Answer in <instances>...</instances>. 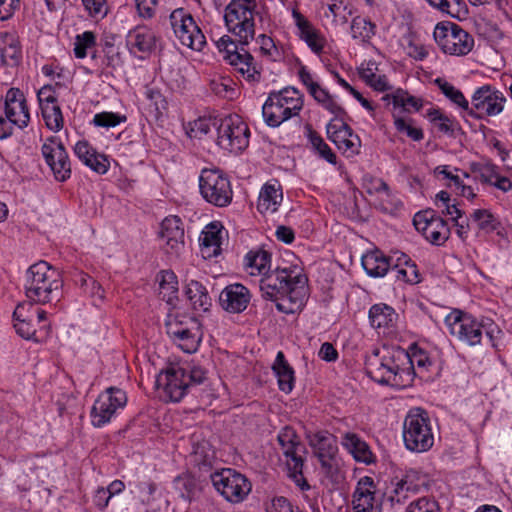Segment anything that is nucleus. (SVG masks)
Wrapping results in <instances>:
<instances>
[{
	"mask_svg": "<svg viewBox=\"0 0 512 512\" xmlns=\"http://www.w3.org/2000/svg\"><path fill=\"white\" fill-rule=\"evenodd\" d=\"M127 46L138 52L149 53L156 44L155 34L146 26H137L128 32L126 38Z\"/></svg>",
	"mask_w": 512,
	"mask_h": 512,
	"instance_id": "obj_28",
	"label": "nucleus"
},
{
	"mask_svg": "<svg viewBox=\"0 0 512 512\" xmlns=\"http://www.w3.org/2000/svg\"><path fill=\"white\" fill-rule=\"evenodd\" d=\"M308 439L319 461L336 456L338 451L336 438L331 433L319 431L310 435Z\"/></svg>",
	"mask_w": 512,
	"mask_h": 512,
	"instance_id": "obj_27",
	"label": "nucleus"
},
{
	"mask_svg": "<svg viewBox=\"0 0 512 512\" xmlns=\"http://www.w3.org/2000/svg\"><path fill=\"white\" fill-rule=\"evenodd\" d=\"M185 294L196 312L201 313L209 311L211 298L206 288L200 282L191 280L186 285Z\"/></svg>",
	"mask_w": 512,
	"mask_h": 512,
	"instance_id": "obj_32",
	"label": "nucleus"
},
{
	"mask_svg": "<svg viewBox=\"0 0 512 512\" xmlns=\"http://www.w3.org/2000/svg\"><path fill=\"white\" fill-rule=\"evenodd\" d=\"M389 99H392L394 107H401L406 112H410V107L415 111H419L423 106L421 99L410 95L407 91L400 88L392 94H386L383 96V100Z\"/></svg>",
	"mask_w": 512,
	"mask_h": 512,
	"instance_id": "obj_40",
	"label": "nucleus"
},
{
	"mask_svg": "<svg viewBox=\"0 0 512 512\" xmlns=\"http://www.w3.org/2000/svg\"><path fill=\"white\" fill-rule=\"evenodd\" d=\"M256 6V0H232L225 8V25L242 45H247L254 38Z\"/></svg>",
	"mask_w": 512,
	"mask_h": 512,
	"instance_id": "obj_5",
	"label": "nucleus"
},
{
	"mask_svg": "<svg viewBox=\"0 0 512 512\" xmlns=\"http://www.w3.org/2000/svg\"><path fill=\"white\" fill-rule=\"evenodd\" d=\"M175 489L184 499H191L196 489V481L189 474H182L174 480Z\"/></svg>",
	"mask_w": 512,
	"mask_h": 512,
	"instance_id": "obj_52",
	"label": "nucleus"
},
{
	"mask_svg": "<svg viewBox=\"0 0 512 512\" xmlns=\"http://www.w3.org/2000/svg\"><path fill=\"white\" fill-rule=\"evenodd\" d=\"M445 323L449 328L450 334L461 342L470 346L480 344L483 334L485 333L488 341L494 346L493 333L495 329L492 327V324L490 327H486L484 324L476 321L472 316L459 310L452 311L445 318Z\"/></svg>",
	"mask_w": 512,
	"mask_h": 512,
	"instance_id": "obj_8",
	"label": "nucleus"
},
{
	"mask_svg": "<svg viewBox=\"0 0 512 512\" xmlns=\"http://www.w3.org/2000/svg\"><path fill=\"white\" fill-rule=\"evenodd\" d=\"M210 88L215 95L222 98L231 99L235 93L234 88L230 84V80H212L210 83Z\"/></svg>",
	"mask_w": 512,
	"mask_h": 512,
	"instance_id": "obj_63",
	"label": "nucleus"
},
{
	"mask_svg": "<svg viewBox=\"0 0 512 512\" xmlns=\"http://www.w3.org/2000/svg\"><path fill=\"white\" fill-rule=\"evenodd\" d=\"M406 359H408V353L404 350L384 349L381 355L376 351L366 361L367 374L382 385L396 388L408 387L413 382V373L409 368L403 367L402 360Z\"/></svg>",
	"mask_w": 512,
	"mask_h": 512,
	"instance_id": "obj_2",
	"label": "nucleus"
},
{
	"mask_svg": "<svg viewBox=\"0 0 512 512\" xmlns=\"http://www.w3.org/2000/svg\"><path fill=\"white\" fill-rule=\"evenodd\" d=\"M218 124L219 122L216 120L200 118L194 121L190 130V136L201 137L203 135H206L211 131L212 127L217 128Z\"/></svg>",
	"mask_w": 512,
	"mask_h": 512,
	"instance_id": "obj_59",
	"label": "nucleus"
},
{
	"mask_svg": "<svg viewBox=\"0 0 512 512\" xmlns=\"http://www.w3.org/2000/svg\"><path fill=\"white\" fill-rule=\"evenodd\" d=\"M470 217L477 223L479 230L485 233H492L501 226L499 220L487 209H476Z\"/></svg>",
	"mask_w": 512,
	"mask_h": 512,
	"instance_id": "obj_42",
	"label": "nucleus"
},
{
	"mask_svg": "<svg viewBox=\"0 0 512 512\" xmlns=\"http://www.w3.org/2000/svg\"><path fill=\"white\" fill-rule=\"evenodd\" d=\"M41 111L46 126L50 130L57 132L63 128V115L58 104H45V106L41 108Z\"/></svg>",
	"mask_w": 512,
	"mask_h": 512,
	"instance_id": "obj_46",
	"label": "nucleus"
},
{
	"mask_svg": "<svg viewBox=\"0 0 512 512\" xmlns=\"http://www.w3.org/2000/svg\"><path fill=\"white\" fill-rule=\"evenodd\" d=\"M394 125L398 132L405 133L414 141H421L424 138L422 129L412 126V120L408 121L402 117L394 116Z\"/></svg>",
	"mask_w": 512,
	"mask_h": 512,
	"instance_id": "obj_53",
	"label": "nucleus"
},
{
	"mask_svg": "<svg viewBox=\"0 0 512 512\" xmlns=\"http://www.w3.org/2000/svg\"><path fill=\"white\" fill-rule=\"evenodd\" d=\"M474 171L477 172L478 178L482 183H487L491 185H493L498 175L497 166L491 163L483 165L480 164L474 168Z\"/></svg>",
	"mask_w": 512,
	"mask_h": 512,
	"instance_id": "obj_60",
	"label": "nucleus"
},
{
	"mask_svg": "<svg viewBox=\"0 0 512 512\" xmlns=\"http://www.w3.org/2000/svg\"><path fill=\"white\" fill-rule=\"evenodd\" d=\"M4 47L0 48L1 62L5 66H17L22 58L21 46L17 37L5 33L3 36Z\"/></svg>",
	"mask_w": 512,
	"mask_h": 512,
	"instance_id": "obj_34",
	"label": "nucleus"
},
{
	"mask_svg": "<svg viewBox=\"0 0 512 512\" xmlns=\"http://www.w3.org/2000/svg\"><path fill=\"white\" fill-rule=\"evenodd\" d=\"M272 369L277 377L279 389L290 393L294 388V369L289 365L282 351L277 353Z\"/></svg>",
	"mask_w": 512,
	"mask_h": 512,
	"instance_id": "obj_31",
	"label": "nucleus"
},
{
	"mask_svg": "<svg viewBox=\"0 0 512 512\" xmlns=\"http://www.w3.org/2000/svg\"><path fill=\"white\" fill-rule=\"evenodd\" d=\"M435 83L448 99L461 107L466 113L468 112L469 102L459 89L455 88L452 84L440 78L436 79Z\"/></svg>",
	"mask_w": 512,
	"mask_h": 512,
	"instance_id": "obj_47",
	"label": "nucleus"
},
{
	"mask_svg": "<svg viewBox=\"0 0 512 512\" xmlns=\"http://www.w3.org/2000/svg\"><path fill=\"white\" fill-rule=\"evenodd\" d=\"M278 443L284 456L287 458L288 475L302 490H309L310 485L303 476L304 459L299 452H304L305 447L301 443L296 431L285 426L277 436Z\"/></svg>",
	"mask_w": 512,
	"mask_h": 512,
	"instance_id": "obj_7",
	"label": "nucleus"
},
{
	"mask_svg": "<svg viewBox=\"0 0 512 512\" xmlns=\"http://www.w3.org/2000/svg\"><path fill=\"white\" fill-rule=\"evenodd\" d=\"M402 362L403 365L405 363L409 364L407 368H409L410 372L413 373V377L416 375L415 368L422 373L423 371H427L428 367L432 365L427 353L422 350L414 352L411 356L408 355V359L402 360Z\"/></svg>",
	"mask_w": 512,
	"mask_h": 512,
	"instance_id": "obj_51",
	"label": "nucleus"
},
{
	"mask_svg": "<svg viewBox=\"0 0 512 512\" xmlns=\"http://www.w3.org/2000/svg\"><path fill=\"white\" fill-rule=\"evenodd\" d=\"M250 130L238 115H229L219 120L217 144L224 150L238 154L249 145Z\"/></svg>",
	"mask_w": 512,
	"mask_h": 512,
	"instance_id": "obj_11",
	"label": "nucleus"
},
{
	"mask_svg": "<svg viewBox=\"0 0 512 512\" xmlns=\"http://www.w3.org/2000/svg\"><path fill=\"white\" fill-rule=\"evenodd\" d=\"M127 117L114 112H101L95 114L93 124L98 127H115L122 122H125Z\"/></svg>",
	"mask_w": 512,
	"mask_h": 512,
	"instance_id": "obj_55",
	"label": "nucleus"
},
{
	"mask_svg": "<svg viewBox=\"0 0 512 512\" xmlns=\"http://www.w3.org/2000/svg\"><path fill=\"white\" fill-rule=\"evenodd\" d=\"M63 281L56 269L46 261H39L29 267L24 284L27 304L57 302L61 296Z\"/></svg>",
	"mask_w": 512,
	"mask_h": 512,
	"instance_id": "obj_3",
	"label": "nucleus"
},
{
	"mask_svg": "<svg viewBox=\"0 0 512 512\" xmlns=\"http://www.w3.org/2000/svg\"><path fill=\"white\" fill-rule=\"evenodd\" d=\"M306 136L313 147V149L319 154V156L325 159L330 164L337 163V156L331 150V148L324 142L321 135L312 128L310 124L305 125Z\"/></svg>",
	"mask_w": 512,
	"mask_h": 512,
	"instance_id": "obj_38",
	"label": "nucleus"
},
{
	"mask_svg": "<svg viewBox=\"0 0 512 512\" xmlns=\"http://www.w3.org/2000/svg\"><path fill=\"white\" fill-rule=\"evenodd\" d=\"M424 480L420 472L410 469L401 476H395L391 479V491L389 499L400 503L406 500L410 494L417 493L423 486Z\"/></svg>",
	"mask_w": 512,
	"mask_h": 512,
	"instance_id": "obj_22",
	"label": "nucleus"
},
{
	"mask_svg": "<svg viewBox=\"0 0 512 512\" xmlns=\"http://www.w3.org/2000/svg\"><path fill=\"white\" fill-rule=\"evenodd\" d=\"M146 95L150 101V113L156 120H158L162 116L163 111L167 109V102L162 94L157 90L150 89L147 91Z\"/></svg>",
	"mask_w": 512,
	"mask_h": 512,
	"instance_id": "obj_54",
	"label": "nucleus"
},
{
	"mask_svg": "<svg viewBox=\"0 0 512 512\" xmlns=\"http://www.w3.org/2000/svg\"><path fill=\"white\" fill-rule=\"evenodd\" d=\"M430 121L443 133L453 132L452 120L438 109H431L427 113Z\"/></svg>",
	"mask_w": 512,
	"mask_h": 512,
	"instance_id": "obj_57",
	"label": "nucleus"
},
{
	"mask_svg": "<svg viewBox=\"0 0 512 512\" xmlns=\"http://www.w3.org/2000/svg\"><path fill=\"white\" fill-rule=\"evenodd\" d=\"M169 20L175 36L182 45L197 51L204 47L205 36L190 13L178 8L170 14Z\"/></svg>",
	"mask_w": 512,
	"mask_h": 512,
	"instance_id": "obj_14",
	"label": "nucleus"
},
{
	"mask_svg": "<svg viewBox=\"0 0 512 512\" xmlns=\"http://www.w3.org/2000/svg\"><path fill=\"white\" fill-rule=\"evenodd\" d=\"M81 285L85 288V291L90 294L92 298L102 301L104 299V289L96 280L90 276L81 277Z\"/></svg>",
	"mask_w": 512,
	"mask_h": 512,
	"instance_id": "obj_62",
	"label": "nucleus"
},
{
	"mask_svg": "<svg viewBox=\"0 0 512 512\" xmlns=\"http://www.w3.org/2000/svg\"><path fill=\"white\" fill-rule=\"evenodd\" d=\"M396 317L392 307L386 304H376L370 308L369 319L373 327L381 328L392 325Z\"/></svg>",
	"mask_w": 512,
	"mask_h": 512,
	"instance_id": "obj_39",
	"label": "nucleus"
},
{
	"mask_svg": "<svg viewBox=\"0 0 512 512\" xmlns=\"http://www.w3.org/2000/svg\"><path fill=\"white\" fill-rule=\"evenodd\" d=\"M96 44V37L92 31H85L77 35L75 38L74 54L77 58H84L87 56V50L94 47Z\"/></svg>",
	"mask_w": 512,
	"mask_h": 512,
	"instance_id": "obj_50",
	"label": "nucleus"
},
{
	"mask_svg": "<svg viewBox=\"0 0 512 512\" xmlns=\"http://www.w3.org/2000/svg\"><path fill=\"white\" fill-rule=\"evenodd\" d=\"M5 116H7V118H9L10 121H12V123H14L18 128L23 129L27 127L30 121L27 102L6 107Z\"/></svg>",
	"mask_w": 512,
	"mask_h": 512,
	"instance_id": "obj_45",
	"label": "nucleus"
},
{
	"mask_svg": "<svg viewBox=\"0 0 512 512\" xmlns=\"http://www.w3.org/2000/svg\"><path fill=\"white\" fill-rule=\"evenodd\" d=\"M156 387L163 389L167 400L179 402L187 394L190 387L187 380V371L181 366L167 368L157 376Z\"/></svg>",
	"mask_w": 512,
	"mask_h": 512,
	"instance_id": "obj_18",
	"label": "nucleus"
},
{
	"mask_svg": "<svg viewBox=\"0 0 512 512\" xmlns=\"http://www.w3.org/2000/svg\"><path fill=\"white\" fill-rule=\"evenodd\" d=\"M326 130L328 139L347 157L359 153L360 139L346 123H342L339 127L329 123Z\"/></svg>",
	"mask_w": 512,
	"mask_h": 512,
	"instance_id": "obj_23",
	"label": "nucleus"
},
{
	"mask_svg": "<svg viewBox=\"0 0 512 512\" xmlns=\"http://www.w3.org/2000/svg\"><path fill=\"white\" fill-rule=\"evenodd\" d=\"M350 29L354 39L368 42L375 35L376 26L370 20L357 16L353 18Z\"/></svg>",
	"mask_w": 512,
	"mask_h": 512,
	"instance_id": "obj_41",
	"label": "nucleus"
},
{
	"mask_svg": "<svg viewBox=\"0 0 512 512\" xmlns=\"http://www.w3.org/2000/svg\"><path fill=\"white\" fill-rule=\"evenodd\" d=\"M202 197L216 207L228 206L233 198L231 183L219 169H203L199 177Z\"/></svg>",
	"mask_w": 512,
	"mask_h": 512,
	"instance_id": "obj_9",
	"label": "nucleus"
},
{
	"mask_svg": "<svg viewBox=\"0 0 512 512\" xmlns=\"http://www.w3.org/2000/svg\"><path fill=\"white\" fill-rule=\"evenodd\" d=\"M391 273L397 280H401L410 284L419 282V275L416 265L412 263L411 259L406 254H401L397 257V262L394 266H390Z\"/></svg>",
	"mask_w": 512,
	"mask_h": 512,
	"instance_id": "obj_35",
	"label": "nucleus"
},
{
	"mask_svg": "<svg viewBox=\"0 0 512 512\" xmlns=\"http://www.w3.org/2000/svg\"><path fill=\"white\" fill-rule=\"evenodd\" d=\"M283 199L280 185L266 183L259 194L257 209L260 213L277 211Z\"/></svg>",
	"mask_w": 512,
	"mask_h": 512,
	"instance_id": "obj_30",
	"label": "nucleus"
},
{
	"mask_svg": "<svg viewBox=\"0 0 512 512\" xmlns=\"http://www.w3.org/2000/svg\"><path fill=\"white\" fill-rule=\"evenodd\" d=\"M505 102L506 98L501 91L491 85H484L472 95L467 115L475 119L498 115L503 111Z\"/></svg>",
	"mask_w": 512,
	"mask_h": 512,
	"instance_id": "obj_13",
	"label": "nucleus"
},
{
	"mask_svg": "<svg viewBox=\"0 0 512 512\" xmlns=\"http://www.w3.org/2000/svg\"><path fill=\"white\" fill-rule=\"evenodd\" d=\"M403 439L412 452H426L434 444V435L428 413L420 408L408 413L404 420Z\"/></svg>",
	"mask_w": 512,
	"mask_h": 512,
	"instance_id": "obj_6",
	"label": "nucleus"
},
{
	"mask_svg": "<svg viewBox=\"0 0 512 512\" xmlns=\"http://www.w3.org/2000/svg\"><path fill=\"white\" fill-rule=\"evenodd\" d=\"M87 167L92 169L94 172L98 174H105L110 166L108 158L104 154H97L93 157H90L87 161H85Z\"/></svg>",
	"mask_w": 512,
	"mask_h": 512,
	"instance_id": "obj_64",
	"label": "nucleus"
},
{
	"mask_svg": "<svg viewBox=\"0 0 512 512\" xmlns=\"http://www.w3.org/2000/svg\"><path fill=\"white\" fill-rule=\"evenodd\" d=\"M413 224L427 241L436 246L443 245L450 236L447 222L432 209L415 214Z\"/></svg>",
	"mask_w": 512,
	"mask_h": 512,
	"instance_id": "obj_15",
	"label": "nucleus"
},
{
	"mask_svg": "<svg viewBox=\"0 0 512 512\" xmlns=\"http://www.w3.org/2000/svg\"><path fill=\"white\" fill-rule=\"evenodd\" d=\"M214 451L208 442L198 443L194 446L193 458L199 467L210 468L214 459Z\"/></svg>",
	"mask_w": 512,
	"mask_h": 512,
	"instance_id": "obj_48",
	"label": "nucleus"
},
{
	"mask_svg": "<svg viewBox=\"0 0 512 512\" xmlns=\"http://www.w3.org/2000/svg\"><path fill=\"white\" fill-rule=\"evenodd\" d=\"M309 93L311 96L320 103L325 109L336 116L345 114V111L340 107L331 97L327 90L323 89L319 84L313 87Z\"/></svg>",
	"mask_w": 512,
	"mask_h": 512,
	"instance_id": "obj_43",
	"label": "nucleus"
},
{
	"mask_svg": "<svg viewBox=\"0 0 512 512\" xmlns=\"http://www.w3.org/2000/svg\"><path fill=\"white\" fill-rule=\"evenodd\" d=\"M405 512H441L439 504L436 500L429 497H421L412 501Z\"/></svg>",
	"mask_w": 512,
	"mask_h": 512,
	"instance_id": "obj_56",
	"label": "nucleus"
},
{
	"mask_svg": "<svg viewBox=\"0 0 512 512\" xmlns=\"http://www.w3.org/2000/svg\"><path fill=\"white\" fill-rule=\"evenodd\" d=\"M33 306L25 302L19 303L13 312L14 328L19 336L26 340L35 342L44 341L49 333L50 327L43 326L36 329L32 324Z\"/></svg>",
	"mask_w": 512,
	"mask_h": 512,
	"instance_id": "obj_20",
	"label": "nucleus"
},
{
	"mask_svg": "<svg viewBox=\"0 0 512 512\" xmlns=\"http://www.w3.org/2000/svg\"><path fill=\"white\" fill-rule=\"evenodd\" d=\"M352 6L343 0H334L327 5L324 18L331 26L345 25L352 15Z\"/></svg>",
	"mask_w": 512,
	"mask_h": 512,
	"instance_id": "obj_36",
	"label": "nucleus"
},
{
	"mask_svg": "<svg viewBox=\"0 0 512 512\" xmlns=\"http://www.w3.org/2000/svg\"><path fill=\"white\" fill-rule=\"evenodd\" d=\"M88 14L96 19H102L107 15L108 6L105 0H82Z\"/></svg>",
	"mask_w": 512,
	"mask_h": 512,
	"instance_id": "obj_58",
	"label": "nucleus"
},
{
	"mask_svg": "<svg viewBox=\"0 0 512 512\" xmlns=\"http://www.w3.org/2000/svg\"><path fill=\"white\" fill-rule=\"evenodd\" d=\"M42 155L55 179L65 182L71 176V163L63 143L55 137L48 138L41 148Z\"/></svg>",
	"mask_w": 512,
	"mask_h": 512,
	"instance_id": "obj_17",
	"label": "nucleus"
},
{
	"mask_svg": "<svg viewBox=\"0 0 512 512\" xmlns=\"http://www.w3.org/2000/svg\"><path fill=\"white\" fill-rule=\"evenodd\" d=\"M211 481L215 489L230 503L244 501L252 489L246 476L230 468L212 473Z\"/></svg>",
	"mask_w": 512,
	"mask_h": 512,
	"instance_id": "obj_12",
	"label": "nucleus"
},
{
	"mask_svg": "<svg viewBox=\"0 0 512 512\" xmlns=\"http://www.w3.org/2000/svg\"><path fill=\"white\" fill-rule=\"evenodd\" d=\"M319 462L321 464L323 475L329 480L331 484L335 485L342 482L343 475L341 474L336 456L321 460Z\"/></svg>",
	"mask_w": 512,
	"mask_h": 512,
	"instance_id": "obj_49",
	"label": "nucleus"
},
{
	"mask_svg": "<svg viewBox=\"0 0 512 512\" xmlns=\"http://www.w3.org/2000/svg\"><path fill=\"white\" fill-rule=\"evenodd\" d=\"M251 299L249 290L242 284L235 283L226 286L219 295L221 307L230 313L244 311Z\"/></svg>",
	"mask_w": 512,
	"mask_h": 512,
	"instance_id": "obj_25",
	"label": "nucleus"
},
{
	"mask_svg": "<svg viewBox=\"0 0 512 512\" xmlns=\"http://www.w3.org/2000/svg\"><path fill=\"white\" fill-rule=\"evenodd\" d=\"M292 16L300 31L301 38L307 43L313 52L317 54L321 53L324 48V38L299 10L293 9Z\"/></svg>",
	"mask_w": 512,
	"mask_h": 512,
	"instance_id": "obj_26",
	"label": "nucleus"
},
{
	"mask_svg": "<svg viewBox=\"0 0 512 512\" xmlns=\"http://www.w3.org/2000/svg\"><path fill=\"white\" fill-rule=\"evenodd\" d=\"M376 485L373 478L364 476L357 482L352 495L354 512H381V503L376 498Z\"/></svg>",
	"mask_w": 512,
	"mask_h": 512,
	"instance_id": "obj_21",
	"label": "nucleus"
},
{
	"mask_svg": "<svg viewBox=\"0 0 512 512\" xmlns=\"http://www.w3.org/2000/svg\"><path fill=\"white\" fill-rule=\"evenodd\" d=\"M307 277L290 268H276L260 280L262 296L275 302L278 311L294 314L305 304L308 287Z\"/></svg>",
	"mask_w": 512,
	"mask_h": 512,
	"instance_id": "obj_1",
	"label": "nucleus"
},
{
	"mask_svg": "<svg viewBox=\"0 0 512 512\" xmlns=\"http://www.w3.org/2000/svg\"><path fill=\"white\" fill-rule=\"evenodd\" d=\"M361 262L364 270L372 277H382L390 269V258L378 250L364 254Z\"/></svg>",
	"mask_w": 512,
	"mask_h": 512,
	"instance_id": "obj_33",
	"label": "nucleus"
},
{
	"mask_svg": "<svg viewBox=\"0 0 512 512\" xmlns=\"http://www.w3.org/2000/svg\"><path fill=\"white\" fill-rule=\"evenodd\" d=\"M433 36L445 54L465 56L474 47L473 36L455 23H438Z\"/></svg>",
	"mask_w": 512,
	"mask_h": 512,
	"instance_id": "obj_10",
	"label": "nucleus"
},
{
	"mask_svg": "<svg viewBox=\"0 0 512 512\" xmlns=\"http://www.w3.org/2000/svg\"><path fill=\"white\" fill-rule=\"evenodd\" d=\"M184 368L187 371L189 386L202 384L207 379L208 371L200 365L192 364Z\"/></svg>",
	"mask_w": 512,
	"mask_h": 512,
	"instance_id": "obj_61",
	"label": "nucleus"
},
{
	"mask_svg": "<svg viewBox=\"0 0 512 512\" xmlns=\"http://www.w3.org/2000/svg\"><path fill=\"white\" fill-rule=\"evenodd\" d=\"M160 237L165 241L166 252L179 255L184 249V229L178 216L166 217L161 224Z\"/></svg>",
	"mask_w": 512,
	"mask_h": 512,
	"instance_id": "obj_24",
	"label": "nucleus"
},
{
	"mask_svg": "<svg viewBox=\"0 0 512 512\" xmlns=\"http://www.w3.org/2000/svg\"><path fill=\"white\" fill-rule=\"evenodd\" d=\"M342 445L352 454L358 462L370 464L373 461V454L368 444L355 433H345L342 437Z\"/></svg>",
	"mask_w": 512,
	"mask_h": 512,
	"instance_id": "obj_29",
	"label": "nucleus"
},
{
	"mask_svg": "<svg viewBox=\"0 0 512 512\" xmlns=\"http://www.w3.org/2000/svg\"><path fill=\"white\" fill-rule=\"evenodd\" d=\"M127 403L126 393L116 387H110L101 393L91 409V421L93 426L102 427L108 423L118 408Z\"/></svg>",
	"mask_w": 512,
	"mask_h": 512,
	"instance_id": "obj_16",
	"label": "nucleus"
},
{
	"mask_svg": "<svg viewBox=\"0 0 512 512\" xmlns=\"http://www.w3.org/2000/svg\"><path fill=\"white\" fill-rule=\"evenodd\" d=\"M303 105V95L296 88L287 87L269 94L262 107V114L268 126L278 127L298 115Z\"/></svg>",
	"mask_w": 512,
	"mask_h": 512,
	"instance_id": "obj_4",
	"label": "nucleus"
},
{
	"mask_svg": "<svg viewBox=\"0 0 512 512\" xmlns=\"http://www.w3.org/2000/svg\"><path fill=\"white\" fill-rule=\"evenodd\" d=\"M178 291V281L172 271H162L159 281V293L167 302H171L176 297Z\"/></svg>",
	"mask_w": 512,
	"mask_h": 512,
	"instance_id": "obj_44",
	"label": "nucleus"
},
{
	"mask_svg": "<svg viewBox=\"0 0 512 512\" xmlns=\"http://www.w3.org/2000/svg\"><path fill=\"white\" fill-rule=\"evenodd\" d=\"M246 266L251 269L250 274L265 276L270 271L271 256L265 250L250 251L245 257Z\"/></svg>",
	"mask_w": 512,
	"mask_h": 512,
	"instance_id": "obj_37",
	"label": "nucleus"
},
{
	"mask_svg": "<svg viewBox=\"0 0 512 512\" xmlns=\"http://www.w3.org/2000/svg\"><path fill=\"white\" fill-rule=\"evenodd\" d=\"M166 330L168 336L184 352L193 353L198 349L200 333L198 324L194 320L189 322L170 320L166 323Z\"/></svg>",
	"mask_w": 512,
	"mask_h": 512,
	"instance_id": "obj_19",
	"label": "nucleus"
}]
</instances>
